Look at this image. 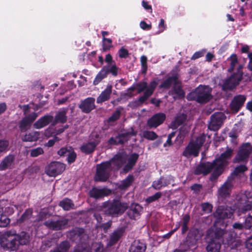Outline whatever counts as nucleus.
<instances>
[{
    "instance_id": "f257e3e1",
    "label": "nucleus",
    "mask_w": 252,
    "mask_h": 252,
    "mask_svg": "<svg viewBox=\"0 0 252 252\" xmlns=\"http://www.w3.org/2000/svg\"><path fill=\"white\" fill-rule=\"evenodd\" d=\"M29 241V235L25 232L17 234L14 231H7L0 236V246L10 251H16L20 245H26Z\"/></svg>"
},
{
    "instance_id": "f03ea898",
    "label": "nucleus",
    "mask_w": 252,
    "mask_h": 252,
    "mask_svg": "<svg viewBox=\"0 0 252 252\" xmlns=\"http://www.w3.org/2000/svg\"><path fill=\"white\" fill-rule=\"evenodd\" d=\"M139 155L137 154H132L128 157L125 151L119 152L109 162L111 163L112 169L114 170H118L122 167L123 172L125 173L130 171L135 164Z\"/></svg>"
},
{
    "instance_id": "7ed1b4c3",
    "label": "nucleus",
    "mask_w": 252,
    "mask_h": 252,
    "mask_svg": "<svg viewBox=\"0 0 252 252\" xmlns=\"http://www.w3.org/2000/svg\"><path fill=\"white\" fill-rule=\"evenodd\" d=\"M211 90L208 86L200 85L187 96L189 100H194L200 104L209 102L213 97Z\"/></svg>"
},
{
    "instance_id": "20e7f679",
    "label": "nucleus",
    "mask_w": 252,
    "mask_h": 252,
    "mask_svg": "<svg viewBox=\"0 0 252 252\" xmlns=\"http://www.w3.org/2000/svg\"><path fill=\"white\" fill-rule=\"evenodd\" d=\"M126 203L122 202L119 200L105 202L103 204L105 214L112 217H118L124 213L128 208Z\"/></svg>"
},
{
    "instance_id": "39448f33",
    "label": "nucleus",
    "mask_w": 252,
    "mask_h": 252,
    "mask_svg": "<svg viewBox=\"0 0 252 252\" xmlns=\"http://www.w3.org/2000/svg\"><path fill=\"white\" fill-rule=\"evenodd\" d=\"M235 204L239 211L245 213L252 209V193L248 191H241L234 195Z\"/></svg>"
},
{
    "instance_id": "423d86ee",
    "label": "nucleus",
    "mask_w": 252,
    "mask_h": 252,
    "mask_svg": "<svg viewBox=\"0 0 252 252\" xmlns=\"http://www.w3.org/2000/svg\"><path fill=\"white\" fill-rule=\"evenodd\" d=\"M243 66L239 64L236 72H234L229 78L226 79L222 85L223 91L232 90L239 85L242 79Z\"/></svg>"
},
{
    "instance_id": "0eeeda50",
    "label": "nucleus",
    "mask_w": 252,
    "mask_h": 252,
    "mask_svg": "<svg viewBox=\"0 0 252 252\" xmlns=\"http://www.w3.org/2000/svg\"><path fill=\"white\" fill-rule=\"evenodd\" d=\"M112 169L111 163L108 161L97 164L94 180L98 182L106 181L109 179Z\"/></svg>"
},
{
    "instance_id": "6e6552de",
    "label": "nucleus",
    "mask_w": 252,
    "mask_h": 252,
    "mask_svg": "<svg viewBox=\"0 0 252 252\" xmlns=\"http://www.w3.org/2000/svg\"><path fill=\"white\" fill-rule=\"evenodd\" d=\"M226 119L224 113L221 112H215L210 117V121L208 124V129L213 131L219 129Z\"/></svg>"
},
{
    "instance_id": "1a4fd4ad",
    "label": "nucleus",
    "mask_w": 252,
    "mask_h": 252,
    "mask_svg": "<svg viewBox=\"0 0 252 252\" xmlns=\"http://www.w3.org/2000/svg\"><path fill=\"white\" fill-rule=\"evenodd\" d=\"M68 237L71 241L77 244L85 243L88 239V236L84 229L79 227H76L70 231Z\"/></svg>"
},
{
    "instance_id": "9d476101",
    "label": "nucleus",
    "mask_w": 252,
    "mask_h": 252,
    "mask_svg": "<svg viewBox=\"0 0 252 252\" xmlns=\"http://www.w3.org/2000/svg\"><path fill=\"white\" fill-rule=\"evenodd\" d=\"M65 169V165L58 161L51 162L45 168L46 173L50 177H55Z\"/></svg>"
},
{
    "instance_id": "9b49d317",
    "label": "nucleus",
    "mask_w": 252,
    "mask_h": 252,
    "mask_svg": "<svg viewBox=\"0 0 252 252\" xmlns=\"http://www.w3.org/2000/svg\"><path fill=\"white\" fill-rule=\"evenodd\" d=\"M234 210L231 207L225 205L219 206L213 215L218 220L230 218L233 215Z\"/></svg>"
},
{
    "instance_id": "f8f14e48",
    "label": "nucleus",
    "mask_w": 252,
    "mask_h": 252,
    "mask_svg": "<svg viewBox=\"0 0 252 252\" xmlns=\"http://www.w3.org/2000/svg\"><path fill=\"white\" fill-rule=\"evenodd\" d=\"M37 117V114L34 112L23 118L18 123L19 128L21 132H26Z\"/></svg>"
},
{
    "instance_id": "ddd939ff",
    "label": "nucleus",
    "mask_w": 252,
    "mask_h": 252,
    "mask_svg": "<svg viewBox=\"0 0 252 252\" xmlns=\"http://www.w3.org/2000/svg\"><path fill=\"white\" fill-rule=\"evenodd\" d=\"M233 183L231 180L229 178L218 190V195L219 198L222 199L229 197L231 193L233 188Z\"/></svg>"
},
{
    "instance_id": "4468645a",
    "label": "nucleus",
    "mask_w": 252,
    "mask_h": 252,
    "mask_svg": "<svg viewBox=\"0 0 252 252\" xmlns=\"http://www.w3.org/2000/svg\"><path fill=\"white\" fill-rule=\"evenodd\" d=\"M95 100L94 97H88L81 100L78 107L82 113L89 114L96 107Z\"/></svg>"
},
{
    "instance_id": "2eb2a0df",
    "label": "nucleus",
    "mask_w": 252,
    "mask_h": 252,
    "mask_svg": "<svg viewBox=\"0 0 252 252\" xmlns=\"http://www.w3.org/2000/svg\"><path fill=\"white\" fill-rule=\"evenodd\" d=\"M68 223V220L65 219L50 220L45 221L43 224L48 228L53 230H59L63 229Z\"/></svg>"
},
{
    "instance_id": "dca6fc26",
    "label": "nucleus",
    "mask_w": 252,
    "mask_h": 252,
    "mask_svg": "<svg viewBox=\"0 0 252 252\" xmlns=\"http://www.w3.org/2000/svg\"><path fill=\"white\" fill-rule=\"evenodd\" d=\"M251 151L252 147L250 143H244L242 145L237 155L234 158V162H239L240 161L245 160L249 157Z\"/></svg>"
},
{
    "instance_id": "f3484780",
    "label": "nucleus",
    "mask_w": 252,
    "mask_h": 252,
    "mask_svg": "<svg viewBox=\"0 0 252 252\" xmlns=\"http://www.w3.org/2000/svg\"><path fill=\"white\" fill-rule=\"evenodd\" d=\"M246 100V96L244 95L238 94L235 95L232 99L230 107L232 111L237 113L244 105Z\"/></svg>"
},
{
    "instance_id": "a211bd4d",
    "label": "nucleus",
    "mask_w": 252,
    "mask_h": 252,
    "mask_svg": "<svg viewBox=\"0 0 252 252\" xmlns=\"http://www.w3.org/2000/svg\"><path fill=\"white\" fill-rule=\"evenodd\" d=\"M202 236L200 230L196 228H191L187 237V243L189 247H192L196 244L197 241Z\"/></svg>"
},
{
    "instance_id": "6ab92c4d",
    "label": "nucleus",
    "mask_w": 252,
    "mask_h": 252,
    "mask_svg": "<svg viewBox=\"0 0 252 252\" xmlns=\"http://www.w3.org/2000/svg\"><path fill=\"white\" fill-rule=\"evenodd\" d=\"M214 164L215 163L214 161L213 162L201 163L197 166L194 173L197 175L200 174L206 175L214 168Z\"/></svg>"
},
{
    "instance_id": "aec40b11",
    "label": "nucleus",
    "mask_w": 252,
    "mask_h": 252,
    "mask_svg": "<svg viewBox=\"0 0 252 252\" xmlns=\"http://www.w3.org/2000/svg\"><path fill=\"white\" fill-rule=\"evenodd\" d=\"M165 119L166 115L163 113L155 114L148 120V126L150 127H157L161 125Z\"/></svg>"
},
{
    "instance_id": "412c9836",
    "label": "nucleus",
    "mask_w": 252,
    "mask_h": 252,
    "mask_svg": "<svg viewBox=\"0 0 252 252\" xmlns=\"http://www.w3.org/2000/svg\"><path fill=\"white\" fill-rule=\"evenodd\" d=\"M202 143H189L183 152V155L189 157L191 155L198 156L199 150L202 146Z\"/></svg>"
},
{
    "instance_id": "4be33fe9",
    "label": "nucleus",
    "mask_w": 252,
    "mask_h": 252,
    "mask_svg": "<svg viewBox=\"0 0 252 252\" xmlns=\"http://www.w3.org/2000/svg\"><path fill=\"white\" fill-rule=\"evenodd\" d=\"M142 92V83L139 82L138 84L133 85L128 88L126 92L121 95V98L123 99H128L132 96L140 94Z\"/></svg>"
},
{
    "instance_id": "5701e85b",
    "label": "nucleus",
    "mask_w": 252,
    "mask_h": 252,
    "mask_svg": "<svg viewBox=\"0 0 252 252\" xmlns=\"http://www.w3.org/2000/svg\"><path fill=\"white\" fill-rule=\"evenodd\" d=\"M68 108L67 107L63 108L61 109L55 116L52 121V125L55 126L58 123L64 124L67 120L66 116Z\"/></svg>"
},
{
    "instance_id": "b1692460",
    "label": "nucleus",
    "mask_w": 252,
    "mask_h": 252,
    "mask_svg": "<svg viewBox=\"0 0 252 252\" xmlns=\"http://www.w3.org/2000/svg\"><path fill=\"white\" fill-rule=\"evenodd\" d=\"M233 155V150L227 148L226 151L222 153L220 157L214 161L215 164L221 165L223 166L227 164V160L230 158Z\"/></svg>"
},
{
    "instance_id": "393cba45",
    "label": "nucleus",
    "mask_w": 252,
    "mask_h": 252,
    "mask_svg": "<svg viewBox=\"0 0 252 252\" xmlns=\"http://www.w3.org/2000/svg\"><path fill=\"white\" fill-rule=\"evenodd\" d=\"M54 117L50 115H45L39 118L37 121L33 124V127L36 129L42 128L50 123H52Z\"/></svg>"
},
{
    "instance_id": "a878e982",
    "label": "nucleus",
    "mask_w": 252,
    "mask_h": 252,
    "mask_svg": "<svg viewBox=\"0 0 252 252\" xmlns=\"http://www.w3.org/2000/svg\"><path fill=\"white\" fill-rule=\"evenodd\" d=\"M178 79L179 75L177 73H176L171 76L167 77L160 84L159 87L166 89H169L172 84L174 85L180 83L178 81Z\"/></svg>"
},
{
    "instance_id": "bb28decb",
    "label": "nucleus",
    "mask_w": 252,
    "mask_h": 252,
    "mask_svg": "<svg viewBox=\"0 0 252 252\" xmlns=\"http://www.w3.org/2000/svg\"><path fill=\"white\" fill-rule=\"evenodd\" d=\"M110 193V190L105 188H93L89 192L90 197L95 199H99Z\"/></svg>"
},
{
    "instance_id": "cd10ccee",
    "label": "nucleus",
    "mask_w": 252,
    "mask_h": 252,
    "mask_svg": "<svg viewBox=\"0 0 252 252\" xmlns=\"http://www.w3.org/2000/svg\"><path fill=\"white\" fill-rule=\"evenodd\" d=\"M136 132L132 128L130 131H125L119 135L120 139L118 142H136Z\"/></svg>"
},
{
    "instance_id": "c85d7f7f",
    "label": "nucleus",
    "mask_w": 252,
    "mask_h": 252,
    "mask_svg": "<svg viewBox=\"0 0 252 252\" xmlns=\"http://www.w3.org/2000/svg\"><path fill=\"white\" fill-rule=\"evenodd\" d=\"M124 232V229L123 228H120L115 230L110 235L107 246H112L114 245L122 237Z\"/></svg>"
},
{
    "instance_id": "c756f323",
    "label": "nucleus",
    "mask_w": 252,
    "mask_h": 252,
    "mask_svg": "<svg viewBox=\"0 0 252 252\" xmlns=\"http://www.w3.org/2000/svg\"><path fill=\"white\" fill-rule=\"evenodd\" d=\"M141 209L142 207L139 205L137 204H132L127 211V214L129 218L131 219L136 220L139 219Z\"/></svg>"
},
{
    "instance_id": "7c9ffc66",
    "label": "nucleus",
    "mask_w": 252,
    "mask_h": 252,
    "mask_svg": "<svg viewBox=\"0 0 252 252\" xmlns=\"http://www.w3.org/2000/svg\"><path fill=\"white\" fill-rule=\"evenodd\" d=\"M112 86L111 85L107 86L97 97L96 102L97 103H102L108 100L112 93Z\"/></svg>"
},
{
    "instance_id": "2f4dec72",
    "label": "nucleus",
    "mask_w": 252,
    "mask_h": 252,
    "mask_svg": "<svg viewBox=\"0 0 252 252\" xmlns=\"http://www.w3.org/2000/svg\"><path fill=\"white\" fill-rule=\"evenodd\" d=\"M14 160V157L12 155H9L5 157L0 163V170H4L11 167Z\"/></svg>"
},
{
    "instance_id": "473e14b6",
    "label": "nucleus",
    "mask_w": 252,
    "mask_h": 252,
    "mask_svg": "<svg viewBox=\"0 0 252 252\" xmlns=\"http://www.w3.org/2000/svg\"><path fill=\"white\" fill-rule=\"evenodd\" d=\"M221 244L220 241L212 240L206 247L207 252H220Z\"/></svg>"
},
{
    "instance_id": "72a5a7b5",
    "label": "nucleus",
    "mask_w": 252,
    "mask_h": 252,
    "mask_svg": "<svg viewBox=\"0 0 252 252\" xmlns=\"http://www.w3.org/2000/svg\"><path fill=\"white\" fill-rule=\"evenodd\" d=\"M103 68L104 69L107 75L109 73L114 77L118 75L119 68L116 66L115 62H114V63L111 65H104Z\"/></svg>"
},
{
    "instance_id": "f704fd0d",
    "label": "nucleus",
    "mask_w": 252,
    "mask_h": 252,
    "mask_svg": "<svg viewBox=\"0 0 252 252\" xmlns=\"http://www.w3.org/2000/svg\"><path fill=\"white\" fill-rule=\"evenodd\" d=\"M40 133L37 131H30L27 133L24 136V142H36L39 136Z\"/></svg>"
},
{
    "instance_id": "c9c22d12",
    "label": "nucleus",
    "mask_w": 252,
    "mask_h": 252,
    "mask_svg": "<svg viewBox=\"0 0 252 252\" xmlns=\"http://www.w3.org/2000/svg\"><path fill=\"white\" fill-rule=\"evenodd\" d=\"M224 166L218 164H214L215 170L210 176L211 181H214L217 179L219 176L222 173Z\"/></svg>"
},
{
    "instance_id": "e433bc0d",
    "label": "nucleus",
    "mask_w": 252,
    "mask_h": 252,
    "mask_svg": "<svg viewBox=\"0 0 252 252\" xmlns=\"http://www.w3.org/2000/svg\"><path fill=\"white\" fill-rule=\"evenodd\" d=\"M70 246L68 241H64L60 243L54 251L57 252H68Z\"/></svg>"
},
{
    "instance_id": "4c0bfd02",
    "label": "nucleus",
    "mask_w": 252,
    "mask_h": 252,
    "mask_svg": "<svg viewBox=\"0 0 252 252\" xmlns=\"http://www.w3.org/2000/svg\"><path fill=\"white\" fill-rule=\"evenodd\" d=\"M71 252H91V248L86 242L78 244Z\"/></svg>"
},
{
    "instance_id": "58836bf2",
    "label": "nucleus",
    "mask_w": 252,
    "mask_h": 252,
    "mask_svg": "<svg viewBox=\"0 0 252 252\" xmlns=\"http://www.w3.org/2000/svg\"><path fill=\"white\" fill-rule=\"evenodd\" d=\"M96 146L95 143H86L81 147L80 149L82 152L88 154L93 152Z\"/></svg>"
},
{
    "instance_id": "ea45409f",
    "label": "nucleus",
    "mask_w": 252,
    "mask_h": 252,
    "mask_svg": "<svg viewBox=\"0 0 252 252\" xmlns=\"http://www.w3.org/2000/svg\"><path fill=\"white\" fill-rule=\"evenodd\" d=\"M133 181V176L128 175L125 180L122 181V183L119 185L118 188L121 189H126L131 185Z\"/></svg>"
},
{
    "instance_id": "a19ab883",
    "label": "nucleus",
    "mask_w": 252,
    "mask_h": 252,
    "mask_svg": "<svg viewBox=\"0 0 252 252\" xmlns=\"http://www.w3.org/2000/svg\"><path fill=\"white\" fill-rule=\"evenodd\" d=\"M241 131V127L240 125L235 124L231 130L228 133V136L232 138V140H236Z\"/></svg>"
},
{
    "instance_id": "79ce46f5",
    "label": "nucleus",
    "mask_w": 252,
    "mask_h": 252,
    "mask_svg": "<svg viewBox=\"0 0 252 252\" xmlns=\"http://www.w3.org/2000/svg\"><path fill=\"white\" fill-rule=\"evenodd\" d=\"M59 205L62 207L64 210H69L73 208L74 206L72 201L68 198H65L59 203Z\"/></svg>"
},
{
    "instance_id": "37998d69",
    "label": "nucleus",
    "mask_w": 252,
    "mask_h": 252,
    "mask_svg": "<svg viewBox=\"0 0 252 252\" xmlns=\"http://www.w3.org/2000/svg\"><path fill=\"white\" fill-rule=\"evenodd\" d=\"M32 210H27L21 216V217L18 220L17 222L19 223H21L26 221V220L30 219L32 215Z\"/></svg>"
},
{
    "instance_id": "c03bdc74",
    "label": "nucleus",
    "mask_w": 252,
    "mask_h": 252,
    "mask_svg": "<svg viewBox=\"0 0 252 252\" xmlns=\"http://www.w3.org/2000/svg\"><path fill=\"white\" fill-rule=\"evenodd\" d=\"M142 243L140 241H135L130 246L129 252H142Z\"/></svg>"
},
{
    "instance_id": "a18cd8bd",
    "label": "nucleus",
    "mask_w": 252,
    "mask_h": 252,
    "mask_svg": "<svg viewBox=\"0 0 252 252\" xmlns=\"http://www.w3.org/2000/svg\"><path fill=\"white\" fill-rule=\"evenodd\" d=\"M174 93L177 95L179 98H182L185 97V92L182 88L181 85H174L173 87Z\"/></svg>"
},
{
    "instance_id": "49530a36",
    "label": "nucleus",
    "mask_w": 252,
    "mask_h": 252,
    "mask_svg": "<svg viewBox=\"0 0 252 252\" xmlns=\"http://www.w3.org/2000/svg\"><path fill=\"white\" fill-rule=\"evenodd\" d=\"M186 116L184 115H180L177 117L174 121L172 123L173 126L177 127L182 125L186 121Z\"/></svg>"
},
{
    "instance_id": "de8ad7c7",
    "label": "nucleus",
    "mask_w": 252,
    "mask_h": 252,
    "mask_svg": "<svg viewBox=\"0 0 252 252\" xmlns=\"http://www.w3.org/2000/svg\"><path fill=\"white\" fill-rule=\"evenodd\" d=\"M102 47L103 51L109 50L112 47V40L110 38L104 37L102 39Z\"/></svg>"
},
{
    "instance_id": "09e8293b",
    "label": "nucleus",
    "mask_w": 252,
    "mask_h": 252,
    "mask_svg": "<svg viewBox=\"0 0 252 252\" xmlns=\"http://www.w3.org/2000/svg\"><path fill=\"white\" fill-rule=\"evenodd\" d=\"M121 111L120 110H116L107 120L108 123H114L119 120L121 117Z\"/></svg>"
},
{
    "instance_id": "8fccbe9b",
    "label": "nucleus",
    "mask_w": 252,
    "mask_h": 252,
    "mask_svg": "<svg viewBox=\"0 0 252 252\" xmlns=\"http://www.w3.org/2000/svg\"><path fill=\"white\" fill-rule=\"evenodd\" d=\"M142 105V95H140L137 100H134L128 104V106L132 109H136Z\"/></svg>"
},
{
    "instance_id": "3c124183",
    "label": "nucleus",
    "mask_w": 252,
    "mask_h": 252,
    "mask_svg": "<svg viewBox=\"0 0 252 252\" xmlns=\"http://www.w3.org/2000/svg\"><path fill=\"white\" fill-rule=\"evenodd\" d=\"M158 137L157 134L151 131H143V137L146 138L148 140H154Z\"/></svg>"
},
{
    "instance_id": "603ef678",
    "label": "nucleus",
    "mask_w": 252,
    "mask_h": 252,
    "mask_svg": "<svg viewBox=\"0 0 252 252\" xmlns=\"http://www.w3.org/2000/svg\"><path fill=\"white\" fill-rule=\"evenodd\" d=\"M230 67L228 69V71L229 72H231L234 70L236 64L238 63V59L236 55H232L230 57Z\"/></svg>"
},
{
    "instance_id": "864d4df0",
    "label": "nucleus",
    "mask_w": 252,
    "mask_h": 252,
    "mask_svg": "<svg viewBox=\"0 0 252 252\" xmlns=\"http://www.w3.org/2000/svg\"><path fill=\"white\" fill-rule=\"evenodd\" d=\"M226 233H225L223 229L220 228L216 229L214 234V238L212 240H216L217 241H219V239L222 237L223 235H226Z\"/></svg>"
},
{
    "instance_id": "5fc2aeb1",
    "label": "nucleus",
    "mask_w": 252,
    "mask_h": 252,
    "mask_svg": "<svg viewBox=\"0 0 252 252\" xmlns=\"http://www.w3.org/2000/svg\"><path fill=\"white\" fill-rule=\"evenodd\" d=\"M187 134V131L185 129H180L178 132L175 142H183Z\"/></svg>"
},
{
    "instance_id": "6e6d98bb",
    "label": "nucleus",
    "mask_w": 252,
    "mask_h": 252,
    "mask_svg": "<svg viewBox=\"0 0 252 252\" xmlns=\"http://www.w3.org/2000/svg\"><path fill=\"white\" fill-rule=\"evenodd\" d=\"M162 193L160 192H157L154 195L148 197L146 200V202L147 204L154 202L161 197Z\"/></svg>"
},
{
    "instance_id": "4d7b16f0",
    "label": "nucleus",
    "mask_w": 252,
    "mask_h": 252,
    "mask_svg": "<svg viewBox=\"0 0 252 252\" xmlns=\"http://www.w3.org/2000/svg\"><path fill=\"white\" fill-rule=\"evenodd\" d=\"M195 142H211V137L209 135L202 133L196 138Z\"/></svg>"
},
{
    "instance_id": "13d9d810",
    "label": "nucleus",
    "mask_w": 252,
    "mask_h": 252,
    "mask_svg": "<svg viewBox=\"0 0 252 252\" xmlns=\"http://www.w3.org/2000/svg\"><path fill=\"white\" fill-rule=\"evenodd\" d=\"M247 170V167L243 165H239L236 167L233 172L232 173V175L237 176L239 173H243Z\"/></svg>"
},
{
    "instance_id": "bf43d9fd",
    "label": "nucleus",
    "mask_w": 252,
    "mask_h": 252,
    "mask_svg": "<svg viewBox=\"0 0 252 252\" xmlns=\"http://www.w3.org/2000/svg\"><path fill=\"white\" fill-rule=\"evenodd\" d=\"M244 227L246 229L252 230V215L248 216L245 221Z\"/></svg>"
},
{
    "instance_id": "052dcab7",
    "label": "nucleus",
    "mask_w": 252,
    "mask_h": 252,
    "mask_svg": "<svg viewBox=\"0 0 252 252\" xmlns=\"http://www.w3.org/2000/svg\"><path fill=\"white\" fill-rule=\"evenodd\" d=\"M10 223V220L5 216L2 215L0 217V227H6Z\"/></svg>"
},
{
    "instance_id": "680f3d73",
    "label": "nucleus",
    "mask_w": 252,
    "mask_h": 252,
    "mask_svg": "<svg viewBox=\"0 0 252 252\" xmlns=\"http://www.w3.org/2000/svg\"><path fill=\"white\" fill-rule=\"evenodd\" d=\"M119 56L120 58H126L129 53L128 50L124 47H121L118 51Z\"/></svg>"
},
{
    "instance_id": "e2e57ef3",
    "label": "nucleus",
    "mask_w": 252,
    "mask_h": 252,
    "mask_svg": "<svg viewBox=\"0 0 252 252\" xmlns=\"http://www.w3.org/2000/svg\"><path fill=\"white\" fill-rule=\"evenodd\" d=\"M228 131V129H224L220 134V136L215 140V142H222L225 140L227 137V134L226 132Z\"/></svg>"
},
{
    "instance_id": "0e129e2a",
    "label": "nucleus",
    "mask_w": 252,
    "mask_h": 252,
    "mask_svg": "<svg viewBox=\"0 0 252 252\" xmlns=\"http://www.w3.org/2000/svg\"><path fill=\"white\" fill-rule=\"evenodd\" d=\"M93 249L95 252H103V246L100 243H94L93 244Z\"/></svg>"
},
{
    "instance_id": "69168bd1",
    "label": "nucleus",
    "mask_w": 252,
    "mask_h": 252,
    "mask_svg": "<svg viewBox=\"0 0 252 252\" xmlns=\"http://www.w3.org/2000/svg\"><path fill=\"white\" fill-rule=\"evenodd\" d=\"M190 189L196 194H198L202 189V185L195 184L190 187Z\"/></svg>"
},
{
    "instance_id": "338daca9",
    "label": "nucleus",
    "mask_w": 252,
    "mask_h": 252,
    "mask_svg": "<svg viewBox=\"0 0 252 252\" xmlns=\"http://www.w3.org/2000/svg\"><path fill=\"white\" fill-rule=\"evenodd\" d=\"M67 156V161L70 163L73 162L75 160L76 158V154L74 152L72 151V149L70 150L69 153H68Z\"/></svg>"
},
{
    "instance_id": "774afa93",
    "label": "nucleus",
    "mask_w": 252,
    "mask_h": 252,
    "mask_svg": "<svg viewBox=\"0 0 252 252\" xmlns=\"http://www.w3.org/2000/svg\"><path fill=\"white\" fill-rule=\"evenodd\" d=\"M202 210L207 213H210L212 211L213 206L209 203H204L201 204Z\"/></svg>"
}]
</instances>
